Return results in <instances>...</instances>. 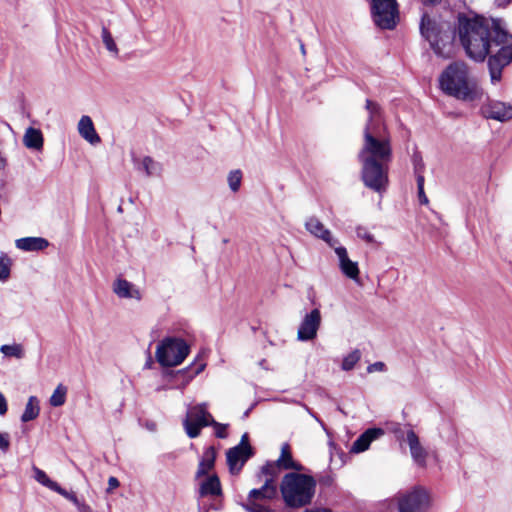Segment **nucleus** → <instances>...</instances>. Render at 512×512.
Instances as JSON below:
<instances>
[{
  "label": "nucleus",
  "mask_w": 512,
  "mask_h": 512,
  "mask_svg": "<svg viewBox=\"0 0 512 512\" xmlns=\"http://www.w3.org/2000/svg\"><path fill=\"white\" fill-rule=\"evenodd\" d=\"M54 492L60 494L64 498L68 499L69 501H71L76 506H78V507L81 506V504H80L77 496L75 495V493L68 492L67 490L63 489L60 485L57 486V488L54 490Z\"/></svg>",
  "instance_id": "4c0bfd02"
},
{
  "label": "nucleus",
  "mask_w": 512,
  "mask_h": 512,
  "mask_svg": "<svg viewBox=\"0 0 512 512\" xmlns=\"http://www.w3.org/2000/svg\"><path fill=\"white\" fill-rule=\"evenodd\" d=\"M216 459V452L213 447H208L202 455L201 460L199 461L198 468L196 471V479L201 478L208 474V472L213 469Z\"/></svg>",
  "instance_id": "b1692460"
},
{
  "label": "nucleus",
  "mask_w": 512,
  "mask_h": 512,
  "mask_svg": "<svg viewBox=\"0 0 512 512\" xmlns=\"http://www.w3.org/2000/svg\"><path fill=\"white\" fill-rule=\"evenodd\" d=\"M113 292L119 298L140 300L142 297L139 289L123 278H118L114 281Z\"/></svg>",
  "instance_id": "a211bd4d"
},
{
  "label": "nucleus",
  "mask_w": 512,
  "mask_h": 512,
  "mask_svg": "<svg viewBox=\"0 0 512 512\" xmlns=\"http://www.w3.org/2000/svg\"><path fill=\"white\" fill-rule=\"evenodd\" d=\"M212 415L207 411L206 403L197 404L190 407L186 417L183 420V426L189 438L199 436L203 427L210 426Z\"/></svg>",
  "instance_id": "9b49d317"
},
{
  "label": "nucleus",
  "mask_w": 512,
  "mask_h": 512,
  "mask_svg": "<svg viewBox=\"0 0 512 512\" xmlns=\"http://www.w3.org/2000/svg\"><path fill=\"white\" fill-rule=\"evenodd\" d=\"M512 2V0H495V4L498 6V7H505L507 6L508 4H510Z\"/></svg>",
  "instance_id": "8fccbe9b"
},
{
  "label": "nucleus",
  "mask_w": 512,
  "mask_h": 512,
  "mask_svg": "<svg viewBox=\"0 0 512 512\" xmlns=\"http://www.w3.org/2000/svg\"><path fill=\"white\" fill-rule=\"evenodd\" d=\"M361 358V352L358 349L353 350L351 353H349L347 356L344 357L342 361V369L345 371H350L354 368V366L357 364V362Z\"/></svg>",
  "instance_id": "473e14b6"
},
{
  "label": "nucleus",
  "mask_w": 512,
  "mask_h": 512,
  "mask_svg": "<svg viewBox=\"0 0 512 512\" xmlns=\"http://www.w3.org/2000/svg\"><path fill=\"white\" fill-rule=\"evenodd\" d=\"M252 455L251 446L237 445L230 448L227 453V464L232 474H237L242 469L243 464Z\"/></svg>",
  "instance_id": "dca6fc26"
},
{
  "label": "nucleus",
  "mask_w": 512,
  "mask_h": 512,
  "mask_svg": "<svg viewBox=\"0 0 512 512\" xmlns=\"http://www.w3.org/2000/svg\"><path fill=\"white\" fill-rule=\"evenodd\" d=\"M101 38L107 51L111 53L113 56H118L119 49L117 47V44L114 41L112 34L105 26H103L101 29Z\"/></svg>",
  "instance_id": "c756f323"
},
{
  "label": "nucleus",
  "mask_w": 512,
  "mask_h": 512,
  "mask_svg": "<svg viewBox=\"0 0 512 512\" xmlns=\"http://www.w3.org/2000/svg\"><path fill=\"white\" fill-rule=\"evenodd\" d=\"M276 464L279 466L280 469H292L295 471L304 470V467L300 463L293 460L292 454L290 452V447L287 443L282 445L281 454L279 458L276 460Z\"/></svg>",
  "instance_id": "5701e85b"
},
{
  "label": "nucleus",
  "mask_w": 512,
  "mask_h": 512,
  "mask_svg": "<svg viewBox=\"0 0 512 512\" xmlns=\"http://www.w3.org/2000/svg\"><path fill=\"white\" fill-rule=\"evenodd\" d=\"M371 15L375 25L381 29L392 30L399 19L396 0H371Z\"/></svg>",
  "instance_id": "6e6552de"
},
{
  "label": "nucleus",
  "mask_w": 512,
  "mask_h": 512,
  "mask_svg": "<svg viewBox=\"0 0 512 512\" xmlns=\"http://www.w3.org/2000/svg\"><path fill=\"white\" fill-rule=\"evenodd\" d=\"M67 388L63 384H59L53 391L49 403L53 407H60L66 401Z\"/></svg>",
  "instance_id": "7c9ffc66"
},
{
  "label": "nucleus",
  "mask_w": 512,
  "mask_h": 512,
  "mask_svg": "<svg viewBox=\"0 0 512 512\" xmlns=\"http://www.w3.org/2000/svg\"><path fill=\"white\" fill-rule=\"evenodd\" d=\"M338 257L339 268L341 272L349 279L358 280L359 278V267L358 263L352 261L348 257V253L345 247L337 246L332 247Z\"/></svg>",
  "instance_id": "f3484780"
},
{
  "label": "nucleus",
  "mask_w": 512,
  "mask_h": 512,
  "mask_svg": "<svg viewBox=\"0 0 512 512\" xmlns=\"http://www.w3.org/2000/svg\"><path fill=\"white\" fill-rule=\"evenodd\" d=\"M493 27L487 65L490 81L496 85L502 79L503 69L512 63V34L502 27L501 21H494Z\"/></svg>",
  "instance_id": "20e7f679"
},
{
  "label": "nucleus",
  "mask_w": 512,
  "mask_h": 512,
  "mask_svg": "<svg viewBox=\"0 0 512 512\" xmlns=\"http://www.w3.org/2000/svg\"><path fill=\"white\" fill-rule=\"evenodd\" d=\"M357 236L368 243H375L374 236L364 228L357 229Z\"/></svg>",
  "instance_id": "79ce46f5"
},
{
  "label": "nucleus",
  "mask_w": 512,
  "mask_h": 512,
  "mask_svg": "<svg viewBox=\"0 0 512 512\" xmlns=\"http://www.w3.org/2000/svg\"><path fill=\"white\" fill-rule=\"evenodd\" d=\"M381 428H370L362 433L352 444L351 451L361 453L367 450L372 441L383 435Z\"/></svg>",
  "instance_id": "aec40b11"
},
{
  "label": "nucleus",
  "mask_w": 512,
  "mask_h": 512,
  "mask_svg": "<svg viewBox=\"0 0 512 512\" xmlns=\"http://www.w3.org/2000/svg\"><path fill=\"white\" fill-rule=\"evenodd\" d=\"M210 426H213L215 428V435L216 437L218 438H226L227 436V433H226V429H227V424H221V423H218L214 420V418H211V424Z\"/></svg>",
  "instance_id": "58836bf2"
},
{
  "label": "nucleus",
  "mask_w": 512,
  "mask_h": 512,
  "mask_svg": "<svg viewBox=\"0 0 512 512\" xmlns=\"http://www.w3.org/2000/svg\"><path fill=\"white\" fill-rule=\"evenodd\" d=\"M315 489V479L303 473H287L280 483L283 501L290 508H301L309 505L315 494Z\"/></svg>",
  "instance_id": "39448f33"
},
{
  "label": "nucleus",
  "mask_w": 512,
  "mask_h": 512,
  "mask_svg": "<svg viewBox=\"0 0 512 512\" xmlns=\"http://www.w3.org/2000/svg\"><path fill=\"white\" fill-rule=\"evenodd\" d=\"M189 351L190 348L183 339L166 337L157 345L155 358L163 367H175L185 360Z\"/></svg>",
  "instance_id": "423d86ee"
},
{
  "label": "nucleus",
  "mask_w": 512,
  "mask_h": 512,
  "mask_svg": "<svg viewBox=\"0 0 512 512\" xmlns=\"http://www.w3.org/2000/svg\"><path fill=\"white\" fill-rule=\"evenodd\" d=\"M134 168L145 177L159 178L163 173V164L151 156L136 157L132 156Z\"/></svg>",
  "instance_id": "ddd939ff"
},
{
  "label": "nucleus",
  "mask_w": 512,
  "mask_h": 512,
  "mask_svg": "<svg viewBox=\"0 0 512 512\" xmlns=\"http://www.w3.org/2000/svg\"><path fill=\"white\" fill-rule=\"evenodd\" d=\"M366 109L368 111V118L364 128L372 127L378 128L379 130L382 127L388 128L383 118L381 107L378 103L367 99Z\"/></svg>",
  "instance_id": "6ab92c4d"
},
{
  "label": "nucleus",
  "mask_w": 512,
  "mask_h": 512,
  "mask_svg": "<svg viewBox=\"0 0 512 512\" xmlns=\"http://www.w3.org/2000/svg\"><path fill=\"white\" fill-rule=\"evenodd\" d=\"M417 192H418V199H419V202L422 204V205H427L429 203V200L425 194V191L424 189H417Z\"/></svg>",
  "instance_id": "49530a36"
},
{
  "label": "nucleus",
  "mask_w": 512,
  "mask_h": 512,
  "mask_svg": "<svg viewBox=\"0 0 512 512\" xmlns=\"http://www.w3.org/2000/svg\"><path fill=\"white\" fill-rule=\"evenodd\" d=\"M412 161H413L414 172H424V162L422 160V157L419 154H417V153L414 154Z\"/></svg>",
  "instance_id": "a19ab883"
},
{
  "label": "nucleus",
  "mask_w": 512,
  "mask_h": 512,
  "mask_svg": "<svg viewBox=\"0 0 512 512\" xmlns=\"http://www.w3.org/2000/svg\"><path fill=\"white\" fill-rule=\"evenodd\" d=\"M228 185L232 192H238L241 186L242 173L240 170H233L228 174Z\"/></svg>",
  "instance_id": "72a5a7b5"
},
{
  "label": "nucleus",
  "mask_w": 512,
  "mask_h": 512,
  "mask_svg": "<svg viewBox=\"0 0 512 512\" xmlns=\"http://www.w3.org/2000/svg\"><path fill=\"white\" fill-rule=\"evenodd\" d=\"M0 162H1L2 164H4V160H3V159H0Z\"/></svg>",
  "instance_id": "5fc2aeb1"
},
{
  "label": "nucleus",
  "mask_w": 512,
  "mask_h": 512,
  "mask_svg": "<svg viewBox=\"0 0 512 512\" xmlns=\"http://www.w3.org/2000/svg\"><path fill=\"white\" fill-rule=\"evenodd\" d=\"M0 352L5 357H13L16 359H22L25 356L24 348L21 344H4L0 347Z\"/></svg>",
  "instance_id": "c85d7f7f"
},
{
  "label": "nucleus",
  "mask_w": 512,
  "mask_h": 512,
  "mask_svg": "<svg viewBox=\"0 0 512 512\" xmlns=\"http://www.w3.org/2000/svg\"><path fill=\"white\" fill-rule=\"evenodd\" d=\"M305 229L315 238L323 240L329 247H335L338 240L332 236V233L324 224L315 216H310L305 221Z\"/></svg>",
  "instance_id": "2eb2a0df"
},
{
  "label": "nucleus",
  "mask_w": 512,
  "mask_h": 512,
  "mask_svg": "<svg viewBox=\"0 0 512 512\" xmlns=\"http://www.w3.org/2000/svg\"><path fill=\"white\" fill-rule=\"evenodd\" d=\"M394 433L396 439L399 442L405 441L407 443L413 462L416 463L419 467H426L428 451L421 444L419 436L416 434V432L409 425H407L404 428L395 429Z\"/></svg>",
  "instance_id": "9d476101"
},
{
  "label": "nucleus",
  "mask_w": 512,
  "mask_h": 512,
  "mask_svg": "<svg viewBox=\"0 0 512 512\" xmlns=\"http://www.w3.org/2000/svg\"><path fill=\"white\" fill-rule=\"evenodd\" d=\"M221 493V484L217 475L208 476L200 485L199 494L201 497L219 496Z\"/></svg>",
  "instance_id": "a878e982"
},
{
  "label": "nucleus",
  "mask_w": 512,
  "mask_h": 512,
  "mask_svg": "<svg viewBox=\"0 0 512 512\" xmlns=\"http://www.w3.org/2000/svg\"><path fill=\"white\" fill-rule=\"evenodd\" d=\"M78 132L80 136L92 145L101 142L90 116L83 115L78 122Z\"/></svg>",
  "instance_id": "412c9836"
},
{
  "label": "nucleus",
  "mask_w": 512,
  "mask_h": 512,
  "mask_svg": "<svg viewBox=\"0 0 512 512\" xmlns=\"http://www.w3.org/2000/svg\"><path fill=\"white\" fill-rule=\"evenodd\" d=\"M279 466L276 464V462L273 463H267L264 465L261 469V475H263L266 478H271V484H275V478L278 474Z\"/></svg>",
  "instance_id": "c9c22d12"
},
{
  "label": "nucleus",
  "mask_w": 512,
  "mask_h": 512,
  "mask_svg": "<svg viewBox=\"0 0 512 512\" xmlns=\"http://www.w3.org/2000/svg\"><path fill=\"white\" fill-rule=\"evenodd\" d=\"M398 512H427L430 506V498L422 487L400 493L397 496Z\"/></svg>",
  "instance_id": "1a4fd4ad"
},
{
  "label": "nucleus",
  "mask_w": 512,
  "mask_h": 512,
  "mask_svg": "<svg viewBox=\"0 0 512 512\" xmlns=\"http://www.w3.org/2000/svg\"><path fill=\"white\" fill-rule=\"evenodd\" d=\"M10 449V435L7 432H0V451L7 453Z\"/></svg>",
  "instance_id": "ea45409f"
},
{
  "label": "nucleus",
  "mask_w": 512,
  "mask_h": 512,
  "mask_svg": "<svg viewBox=\"0 0 512 512\" xmlns=\"http://www.w3.org/2000/svg\"><path fill=\"white\" fill-rule=\"evenodd\" d=\"M416 175L417 189H424V175L423 172H414Z\"/></svg>",
  "instance_id": "a18cd8bd"
},
{
  "label": "nucleus",
  "mask_w": 512,
  "mask_h": 512,
  "mask_svg": "<svg viewBox=\"0 0 512 512\" xmlns=\"http://www.w3.org/2000/svg\"><path fill=\"white\" fill-rule=\"evenodd\" d=\"M40 413L39 400L36 396H30L26 403L23 414L21 415V421L26 423L32 421L38 417Z\"/></svg>",
  "instance_id": "cd10ccee"
},
{
  "label": "nucleus",
  "mask_w": 512,
  "mask_h": 512,
  "mask_svg": "<svg viewBox=\"0 0 512 512\" xmlns=\"http://www.w3.org/2000/svg\"><path fill=\"white\" fill-rule=\"evenodd\" d=\"M109 490L116 489L119 486V481L116 477H110L108 479Z\"/></svg>",
  "instance_id": "de8ad7c7"
},
{
  "label": "nucleus",
  "mask_w": 512,
  "mask_h": 512,
  "mask_svg": "<svg viewBox=\"0 0 512 512\" xmlns=\"http://www.w3.org/2000/svg\"><path fill=\"white\" fill-rule=\"evenodd\" d=\"M357 157L364 185L374 192H385L389 183V164L393 157L388 128H364L363 143Z\"/></svg>",
  "instance_id": "f257e3e1"
},
{
  "label": "nucleus",
  "mask_w": 512,
  "mask_h": 512,
  "mask_svg": "<svg viewBox=\"0 0 512 512\" xmlns=\"http://www.w3.org/2000/svg\"><path fill=\"white\" fill-rule=\"evenodd\" d=\"M440 89L458 100L472 102L481 100L483 90L471 78L469 68L463 61L449 64L439 76Z\"/></svg>",
  "instance_id": "7ed1b4c3"
},
{
  "label": "nucleus",
  "mask_w": 512,
  "mask_h": 512,
  "mask_svg": "<svg viewBox=\"0 0 512 512\" xmlns=\"http://www.w3.org/2000/svg\"><path fill=\"white\" fill-rule=\"evenodd\" d=\"M8 406L5 396L0 392V415H5L7 413Z\"/></svg>",
  "instance_id": "c03bdc74"
},
{
  "label": "nucleus",
  "mask_w": 512,
  "mask_h": 512,
  "mask_svg": "<svg viewBox=\"0 0 512 512\" xmlns=\"http://www.w3.org/2000/svg\"><path fill=\"white\" fill-rule=\"evenodd\" d=\"M442 0H422L425 5H435L440 3Z\"/></svg>",
  "instance_id": "864d4df0"
},
{
  "label": "nucleus",
  "mask_w": 512,
  "mask_h": 512,
  "mask_svg": "<svg viewBox=\"0 0 512 512\" xmlns=\"http://www.w3.org/2000/svg\"><path fill=\"white\" fill-rule=\"evenodd\" d=\"M33 471L35 480L48 489L54 491L59 485L57 482L51 480L48 475L40 468L34 466Z\"/></svg>",
  "instance_id": "2f4dec72"
},
{
  "label": "nucleus",
  "mask_w": 512,
  "mask_h": 512,
  "mask_svg": "<svg viewBox=\"0 0 512 512\" xmlns=\"http://www.w3.org/2000/svg\"><path fill=\"white\" fill-rule=\"evenodd\" d=\"M494 21L500 20H487L479 16L474 18L459 17L458 33L460 42L470 59L483 62L487 58L489 44L494 33Z\"/></svg>",
  "instance_id": "f03ea898"
},
{
  "label": "nucleus",
  "mask_w": 512,
  "mask_h": 512,
  "mask_svg": "<svg viewBox=\"0 0 512 512\" xmlns=\"http://www.w3.org/2000/svg\"><path fill=\"white\" fill-rule=\"evenodd\" d=\"M11 260L8 256H0V281H6L10 276Z\"/></svg>",
  "instance_id": "e433bc0d"
},
{
  "label": "nucleus",
  "mask_w": 512,
  "mask_h": 512,
  "mask_svg": "<svg viewBox=\"0 0 512 512\" xmlns=\"http://www.w3.org/2000/svg\"><path fill=\"white\" fill-rule=\"evenodd\" d=\"M304 407V409L307 411V413L312 416L318 423H320L321 426H324L323 422L316 416V414L314 412H312V410L306 406V405H302Z\"/></svg>",
  "instance_id": "09e8293b"
},
{
  "label": "nucleus",
  "mask_w": 512,
  "mask_h": 512,
  "mask_svg": "<svg viewBox=\"0 0 512 512\" xmlns=\"http://www.w3.org/2000/svg\"><path fill=\"white\" fill-rule=\"evenodd\" d=\"M483 115L488 119L505 122L512 119V105L502 101L492 100L482 107Z\"/></svg>",
  "instance_id": "4468645a"
},
{
  "label": "nucleus",
  "mask_w": 512,
  "mask_h": 512,
  "mask_svg": "<svg viewBox=\"0 0 512 512\" xmlns=\"http://www.w3.org/2000/svg\"><path fill=\"white\" fill-rule=\"evenodd\" d=\"M204 368H205V364L204 363L198 364L197 367L195 368V370L193 371V375L192 376L198 375L201 371H203Z\"/></svg>",
  "instance_id": "3c124183"
},
{
  "label": "nucleus",
  "mask_w": 512,
  "mask_h": 512,
  "mask_svg": "<svg viewBox=\"0 0 512 512\" xmlns=\"http://www.w3.org/2000/svg\"><path fill=\"white\" fill-rule=\"evenodd\" d=\"M15 245L23 251H40L47 248L49 242L42 237H23L17 239Z\"/></svg>",
  "instance_id": "4be33fe9"
},
{
  "label": "nucleus",
  "mask_w": 512,
  "mask_h": 512,
  "mask_svg": "<svg viewBox=\"0 0 512 512\" xmlns=\"http://www.w3.org/2000/svg\"><path fill=\"white\" fill-rule=\"evenodd\" d=\"M277 494V487L275 484H271V478H266L264 484L258 489H252L249 492L248 498L255 500H270L273 499Z\"/></svg>",
  "instance_id": "393cba45"
},
{
  "label": "nucleus",
  "mask_w": 512,
  "mask_h": 512,
  "mask_svg": "<svg viewBox=\"0 0 512 512\" xmlns=\"http://www.w3.org/2000/svg\"><path fill=\"white\" fill-rule=\"evenodd\" d=\"M43 135L39 129L28 127L23 136V144L28 149L41 150L43 147Z\"/></svg>",
  "instance_id": "bb28decb"
},
{
  "label": "nucleus",
  "mask_w": 512,
  "mask_h": 512,
  "mask_svg": "<svg viewBox=\"0 0 512 512\" xmlns=\"http://www.w3.org/2000/svg\"><path fill=\"white\" fill-rule=\"evenodd\" d=\"M420 31L422 36L429 41L436 55L442 58H449L451 56L452 42L450 36L446 35L447 41H444V37L438 30L436 22L426 14L422 16Z\"/></svg>",
  "instance_id": "0eeeda50"
},
{
  "label": "nucleus",
  "mask_w": 512,
  "mask_h": 512,
  "mask_svg": "<svg viewBox=\"0 0 512 512\" xmlns=\"http://www.w3.org/2000/svg\"><path fill=\"white\" fill-rule=\"evenodd\" d=\"M321 325L320 310L315 308L307 313L302 319L298 331L297 339L299 341H310L316 338Z\"/></svg>",
  "instance_id": "f8f14e48"
},
{
  "label": "nucleus",
  "mask_w": 512,
  "mask_h": 512,
  "mask_svg": "<svg viewBox=\"0 0 512 512\" xmlns=\"http://www.w3.org/2000/svg\"><path fill=\"white\" fill-rule=\"evenodd\" d=\"M255 499H247V503L243 505V508L248 512H271L269 506L257 502Z\"/></svg>",
  "instance_id": "f704fd0d"
},
{
  "label": "nucleus",
  "mask_w": 512,
  "mask_h": 512,
  "mask_svg": "<svg viewBox=\"0 0 512 512\" xmlns=\"http://www.w3.org/2000/svg\"><path fill=\"white\" fill-rule=\"evenodd\" d=\"M385 370V364L383 362H375L373 364H370L367 367V371L369 373L375 372V371H384Z\"/></svg>",
  "instance_id": "37998d69"
},
{
  "label": "nucleus",
  "mask_w": 512,
  "mask_h": 512,
  "mask_svg": "<svg viewBox=\"0 0 512 512\" xmlns=\"http://www.w3.org/2000/svg\"><path fill=\"white\" fill-rule=\"evenodd\" d=\"M238 445H242V446H250L249 443H248V435L245 433L244 435H242L241 437V441Z\"/></svg>",
  "instance_id": "603ef678"
}]
</instances>
